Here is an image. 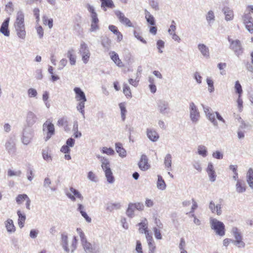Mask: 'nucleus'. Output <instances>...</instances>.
<instances>
[{
	"label": "nucleus",
	"instance_id": "1",
	"mask_svg": "<svg viewBox=\"0 0 253 253\" xmlns=\"http://www.w3.org/2000/svg\"><path fill=\"white\" fill-rule=\"evenodd\" d=\"M14 26L17 36L20 39H25L26 31L24 24V15L22 11H18Z\"/></svg>",
	"mask_w": 253,
	"mask_h": 253
},
{
	"label": "nucleus",
	"instance_id": "2",
	"mask_svg": "<svg viewBox=\"0 0 253 253\" xmlns=\"http://www.w3.org/2000/svg\"><path fill=\"white\" fill-rule=\"evenodd\" d=\"M100 162L101 163V168L105 173L107 182L110 184L113 183L115 179L110 168L109 160L107 158H101Z\"/></svg>",
	"mask_w": 253,
	"mask_h": 253
},
{
	"label": "nucleus",
	"instance_id": "3",
	"mask_svg": "<svg viewBox=\"0 0 253 253\" xmlns=\"http://www.w3.org/2000/svg\"><path fill=\"white\" fill-rule=\"evenodd\" d=\"M74 91L76 94L75 98L78 101H80L77 106L78 111H83L84 108V102L86 101L85 93L78 87H76L74 88Z\"/></svg>",
	"mask_w": 253,
	"mask_h": 253
},
{
	"label": "nucleus",
	"instance_id": "4",
	"mask_svg": "<svg viewBox=\"0 0 253 253\" xmlns=\"http://www.w3.org/2000/svg\"><path fill=\"white\" fill-rule=\"evenodd\" d=\"M210 224L212 229H213L216 233L220 236L225 235V225L223 222L215 218H210Z\"/></svg>",
	"mask_w": 253,
	"mask_h": 253
},
{
	"label": "nucleus",
	"instance_id": "5",
	"mask_svg": "<svg viewBox=\"0 0 253 253\" xmlns=\"http://www.w3.org/2000/svg\"><path fill=\"white\" fill-rule=\"evenodd\" d=\"M228 41L230 43L229 48L234 52L236 56L239 57L243 53L244 48L240 40H233L228 37Z\"/></svg>",
	"mask_w": 253,
	"mask_h": 253
},
{
	"label": "nucleus",
	"instance_id": "6",
	"mask_svg": "<svg viewBox=\"0 0 253 253\" xmlns=\"http://www.w3.org/2000/svg\"><path fill=\"white\" fill-rule=\"evenodd\" d=\"M79 53L82 56V60L84 64H86L90 56L88 47L84 42H82L80 44Z\"/></svg>",
	"mask_w": 253,
	"mask_h": 253
},
{
	"label": "nucleus",
	"instance_id": "7",
	"mask_svg": "<svg viewBox=\"0 0 253 253\" xmlns=\"http://www.w3.org/2000/svg\"><path fill=\"white\" fill-rule=\"evenodd\" d=\"M42 130L46 134L45 141L48 140L54 134L55 129L54 125L48 121H46L42 126Z\"/></svg>",
	"mask_w": 253,
	"mask_h": 253
},
{
	"label": "nucleus",
	"instance_id": "8",
	"mask_svg": "<svg viewBox=\"0 0 253 253\" xmlns=\"http://www.w3.org/2000/svg\"><path fill=\"white\" fill-rule=\"evenodd\" d=\"M34 136V131L32 128L28 127L24 129L21 138L22 142L24 145L29 144Z\"/></svg>",
	"mask_w": 253,
	"mask_h": 253
},
{
	"label": "nucleus",
	"instance_id": "9",
	"mask_svg": "<svg viewBox=\"0 0 253 253\" xmlns=\"http://www.w3.org/2000/svg\"><path fill=\"white\" fill-rule=\"evenodd\" d=\"M5 147L9 154H15L16 150L15 139L14 137H9L5 142Z\"/></svg>",
	"mask_w": 253,
	"mask_h": 253
},
{
	"label": "nucleus",
	"instance_id": "10",
	"mask_svg": "<svg viewBox=\"0 0 253 253\" xmlns=\"http://www.w3.org/2000/svg\"><path fill=\"white\" fill-rule=\"evenodd\" d=\"M115 15L119 21L124 25L128 27H133V26L130 20L125 16V14L119 10L115 12Z\"/></svg>",
	"mask_w": 253,
	"mask_h": 253
},
{
	"label": "nucleus",
	"instance_id": "11",
	"mask_svg": "<svg viewBox=\"0 0 253 253\" xmlns=\"http://www.w3.org/2000/svg\"><path fill=\"white\" fill-rule=\"evenodd\" d=\"M138 165L139 169L142 171H146L150 168V166L148 164V159L146 155H141Z\"/></svg>",
	"mask_w": 253,
	"mask_h": 253
},
{
	"label": "nucleus",
	"instance_id": "12",
	"mask_svg": "<svg viewBox=\"0 0 253 253\" xmlns=\"http://www.w3.org/2000/svg\"><path fill=\"white\" fill-rule=\"evenodd\" d=\"M70 190L71 192L73 193V195L70 193H67L66 195L72 201L75 202L76 201V199L75 197L80 199L81 200H83V196L82 195V194L80 193V192L78 190L73 187H70Z\"/></svg>",
	"mask_w": 253,
	"mask_h": 253
},
{
	"label": "nucleus",
	"instance_id": "13",
	"mask_svg": "<svg viewBox=\"0 0 253 253\" xmlns=\"http://www.w3.org/2000/svg\"><path fill=\"white\" fill-rule=\"evenodd\" d=\"M148 138L152 142H156L159 138V135L154 129L148 128L146 130Z\"/></svg>",
	"mask_w": 253,
	"mask_h": 253
},
{
	"label": "nucleus",
	"instance_id": "14",
	"mask_svg": "<svg viewBox=\"0 0 253 253\" xmlns=\"http://www.w3.org/2000/svg\"><path fill=\"white\" fill-rule=\"evenodd\" d=\"M206 171L209 175L210 180L211 182H214L216 180V175L213 164L211 163H209Z\"/></svg>",
	"mask_w": 253,
	"mask_h": 253
},
{
	"label": "nucleus",
	"instance_id": "15",
	"mask_svg": "<svg viewBox=\"0 0 253 253\" xmlns=\"http://www.w3.org/2000/svg\"><path fill=\"white\" fill-rule=\"evenodd\" d=\"M9 20L10 18L9 17L6 18L2 22L0 28V32L6 37H8L10 35L8 29Z\"/></svg>",
	"mask_w": 253,
	"mask_h": 253
},
{
	"label": "nucleus",
	"instance_id": "16",
	"mask_svg": "<svg viewBox=\"0 0 253 253\" xmlns=\"http://www.w3.org/2000/svg\"><path fill=\"white\" fill-rule=\"evenodd\" d=\"M222 11L224 14L225 19L227 21L232 20L234 18V13L233 10L228 7H224Z\"/></svg>",
	"mask_w": 253,
	"mask_h": 253
},
{
	"label": "nucleus",
	"instance_id": "17",
	"mask_svg": "<svg viewBox=\"0 0 253 253\" xmlns=\"http://www.w3.org/2000/svg\"><path fill=\"white\" fill-rule=\"evenodd\" d=\"M61 245L65 252L67 253L70 252V250L68 247V235L66 233L64 232L61 234Z\"/></svg>",
	"mask_w": 253,
	"mask_h": 253
},
{
	"label": "nucleus",
	"instance_id": "18",
	"mask_svg": "<svg viewBox=\"0 0 253 253\" xmlns=\"http://www.w3.org/2000/svg\"><path fill=\"white\" fill-rule=\"evenodd\" d=\"M66 56L69 58L70 63L71 65H74L76 64V56L75 55V50L73 48L69 49L67 53Z\"/></svg>",
	"mask_w": 253,
	"mask_h": 253
},
{
	"label": "nucleus",
	"instance_id": "19",
	"mask_svg": "<svg viewBox=\"0 0 253 253\" xmlns=\"http://www.w3.org/2000/svg\"><path fill=\"white\" fill-rule=\"evenodd\" d=\"M111 59L114 63L119 67H121L123 66V64L119 57V55L115 51H111L110 53Z\"/></svg>",
	"mask_w": 253,
	"mask_h": 253
},
{
	"label": "nucleus",
	"instance_id": "20",
	"mask_svg": "<svg viewBox=\"0 0 253 253\" xmlns=\"http://www.w3.org/2000/svg\"><path fill=\"white\" fill-rule=\"evenodd\" d=\"M165 168L168 170H171L172 156L170 154H167L164 158Z\"/></svg>",
	"mask_w": 253,
	"mask_h": 253
},
{
	"label": "nucleus",
	"instance_id": "21",
	"mask_svg": "<svg viewBox=\"0 0 253 253\" xmlns=\"http://www.w3.org/2000/svg\"><path fill=\"white\" fill-rule=\"evenodd\" d=\"M198 47L202 54L205 57L208 58L210 56L209 48L204 44L200 43Z\"/></svg>",
	"mask_w": 253,
	"mask_h": 253
},
{
	"label": "nucleus",
	"instance_id": "22",
	"mask_svg": "<svg viewBox=\"0 0 253 253\" xmlns=\"http://www.w3.org/2000/svg\"><path fill=\"white\" fill-rule=\"evenodd\" d=\"M139 227L138 230L139 232L143 234L148 230V221L146 218L142 220L140 223L137 225Z\"/></svg>",
	"mask_w": 253,
	"mask_h": 253
},
{
	"label": "nucleus",
	"instance_id": "23",
	"mask_svg": "<svg viewBox=\"0 0 253 253\" xmlns=\"http://www.w3.org/2000/svg\"><path fill=\"white\" fill-rule=\"evenodd\" d=\"M247 182L251 188L253 189V169L250 168L247 173Z\"/></svg>",
	"mask_w": 253,
	"mask_h": 253
},
{
	"label": "nucleus",
	"instance_id": "24",
	"mask_svg": "<svg viewBox=\"0 0 253 253\" xmlns=\"http://www.w3.org/2000/svg\"><path fill=\"white\" fill-rule=\"evenodd\" d=\"M5 227L9 233H13L15 231V227L13 221L11 219H8L5 222Z\"/></svg>",
	"mask_w": 253,
	"mask_h": 253
},
{
	"label": "nucleus",
	"instance_id": "25",
	"mask_svg": "<svg viewBox=\"0 0 253 253\" xmlns=\"http://www.w3.org/2000/svg\"><path fill=\"white\" fill-rule=\"evenodd\" d=\"M101 1V7L105 11L106 7L113 8L115 7V5L112 0H100Z\"/></svg>",
	"mask_w": 253,
	"mask_h": 253
},
{
	"label": "nucleus",
	"instance_id": "26",
	"mask_svg": "<svg viewBox=\"0 0 253 253\" xmlns=\"http://www.w3.org/2000/svg\"><path fill=\"white\" fill-rule=\"evenodd\" d=\"M231 233L234 238V240L243 239L242 233L237 227H233L231 229Z\"/></svg>",
	"mask_w": 253,
	"mask_h": 253
},
{
	"label": "nucleus",
	"instance_id": "27",
	"mask_svg": "<svg viewBox=\"0 0 253 253\" xmlns=\"http://www.w3.org/2000/svg\"><path fill=\"white\" fill-rule=\"evenodd\" d=\"M17 213L18 216V225L20 228H22L24 226V223L26 218V215L24 213H22L20 211H18Z\"/></svg>",
	"mask_w": 253,
	"mask_h": 253
},
{
	"label": "nucleus",
	"instance_id": "28",
	"mask_svg": "<svg viewBox=\"0 0 253 253\" xmlns=\"http://www.w3.org/2000/svg\"><path fill=\"white\" fill-rule=\"evenodd\" d=\"M116 150L121 157H125L126 156V151L123 147L122 144L121 143H116L115 144Z\"/></svg>",
	"mask_w": 253,
	"mask_h": 253
},
{
	"label": "nucleus",
	"instance_id": "29",
	"mask_svg": "<svg viewBox=\"0 0 253 253\" xmlns=\"http://www.w3.org/2000/svg\"><path fill=\"white\" fill-rule=\"evenodd\" d=\"M37 117L33 112H29L27 117V122L29 126L33 125L37 121Z\"/></svg>",
	"mask_w": 253,
	"mask_h": 253
},
{
	"label": "nucleus",
	"instance_id": "30",
	"mask_svg": "<svg viewBox=\"0 0 253 253\" xmlns=\"http://www.w3.org/2000/svg\"><path fill=\"white\" fill-rule=\"evenodd\" d=\"M145 15L146 21L148 23H149L152 26H154L155 25V21L154 17L146 9L145 10Z\"/></svg>",
	"mask_w": 253,
	"mask_h": 253
},
{
	"label": "nucleus",
	"instance_id": "31",
	"mask_svg": "<svg viewBox=\"0 0 253 253\" xmlns=\"http://www.w3.org/2000/svg\"><path fill=\"white\" fill-rule=\"evenodd\" d=\"M84 249L86 253H92L93 251V248L92 247V245L88 243L87 240L84 241V242L82 243Z\"/></svg>",
	"mask_w": 253,
	"mask_h": 253
},
{
	"label": "nucleus",
	"instance_id": "32",
	"mask_svg": "<svg viewBox=\"0 0 253 253\" xmlns=\"http://www.w3.org/2000/svg\"><path fill=\"white\" fill-rule=\"evenodd\" d=\"M134 210L132 203H129L126 211V215L129 218L133 217L134 216Z\"/></svg>",
	"mask_w": 253,
	"mask_h": 253
},
{
	"label": "nucleus",
	"instance_id": "33",
	"mask_svg": "<svg viewBox=\"0 0 253 253\" xmlns=\"http://www.w3.org/2000/svg\"><path fill=\"white\" fill-rule=\"evenodd\" d=\"M158 181L157 183V188L161 190H165L166 187V184L163 177L161 175L158 176Z\"/></svg>",
	"mask_w": 253,
	"mask_h": 253
},
{
	"label": "nucleus",
	"instance_id": "34",
	"mask_svg": "<svg viewBox=\"0 0 253 253\" xmlns=\"http://www.w3.org/2000/svg\"><path fill=\"white\" fill-rule=\"evenodd\" d=\"M207 116L214 126H217V122L215 120V112H208L207 114Z\"/></svg>",
	"mask_w": 253,
	"mask_h": 253
},
{
	"label": "nucleus",
	"instance_id": "35",
	"mask_svg": "<svg viewBox=\"0 0 253 253\" xmlns=\"http://www.w3.org/2000/svg\"><path fill=\"white\" fill-rule=\"evenodd\" d=\"M158 109L160 111H165L169 108L168 103L164 100H159L157 102Z\"/></svg>",
	"mask_w": 253,
	"mask_h": 253
},
{
	"label": "nucleus",
	"instance_id": "36",
	"mask_svg": "<svg viewBox=\"0 0 253 253\" xmlns=\"http://www.w3.org/2000/svg\"><path fill=\"white\" fill-rule=\"evenodd\" d=\"M236 190L238 193H241L245 192L246 188L244 184H243L241 181L238 180L236 184Z\"/></svg>",
	"mask_w": 253,
	"mask_h": 253
},
{
	"label": "nucleus",
	"instance_id": "37",
	"mask_svg": "<svg viewBox=\"0 0 253 253\" xmlns=\"http://www.w3.org/2000/svg\"><path fill=\"white\" fill-rule=\"evenodd\" d=\"M91 28L90 29V31L91 32L95 31L99 29V26L98 23L99 22V19L98 18H91Z\"/></svg>",
	"mask_w": 253,
	"mask_h": 253
},
{
	"label": "nucleus",
	"instance_id": "38",
	"mask_svg": "<svg viewBox=\"0 0 253 253\" xmlns=\"http://www.w3.org/2000/svg\"><path fill=\"white\" fill-rule=\"evenodd\" d=\"M197 153L203 157H206L208 154L207 149L204 145H199L198 147Z\"/></svg>",
	"mask_w": 253,
	"mask_h": 253
},
{
	"label": "nucleus",
	"instance_id": "39",
	"mask_svg": "<svg viewBox=\"0 0 253 253\" xmlns=\"http://www.w3.org/2000/svg\"><path fill=\"white\" fill-rule=\"evenodd\" d=\"M206 20L208 24L211 25L215 20V16L213 12L210 10L206 15Z\"/></svg>",
	"mask_w": 253,
	"mask_h": 253
},
{
	"label": "nucleus",
	"instance_id": "40",
	"mask_svg": "<svg viewBox=\"0 0 253 253\" xmlns=\"http://www.w3.org/2000/svg\"><path fill=\"white\" fill-rule=\"evenodd\" d=\"M242 19L244 25L253 22V18L251 16L250 13H245L242 16Z\"/></svg>",
	"mask_w": 253,
	"mask_h": 253
},
{
	"label": "nucleus",
	"instance_id": "41",
	"mask_svg": "<svg viewBox=\"0 0 253 253\" xmlns=\"http://www.w3.org/2000/svg\"><path fill=\"white\" fill-rule=\"evenodd\" d=\"M86 7L88 11L90 13V17L91 18H96L97 17V14L95 12V9L94 7L89 4H87Z\"/></svg>",
	"mask_w": 253,
	"mask_h": 253
},
{
	"label": "nucleus",
	"instance_id": "42",
	"mask_svg": "<svg viewBox=\"0 0 253 253\" xmlns=\"http://www.w3.org/2000/svg\"><path fill=\"white\" fill-rule=\"evenodd\" d=\"M123 92L126 96V97H131V92L130 87L126 84H123Z\"/></svg>",
	"mask_w": 253,
	"mask_h": 253
},
{
	"label": "nucleus",
	"instance_id": "43",
	"mask_svg": "<svg viewBox=\"0 0 253 253\" xmlns=\"http://www.w3.org/2000/svg\"><path fill=\"white\" fill-rule=\"evenodd\" d=\"M43 159L47 162L52 161V158L50 154H49L47 150H43L42 152Z\"/></svg>",
	"mask_w": 253,
	"mask_h": 253
},
{
	"label": "nucleus",
	"instance_id": "44",
	"mask_svg": "<svg viewBox=\"0 0 253 253\" xmlns=\"http://www.w3.org/2000/svg\"><path fill=\"white\" fill-rule=\"evenodd\" d=\"M200 118V114L199 112H191L190 118L191 121L194 123H196Z\"/></svg>",
	"mask_w": 253,
	"mask_h": 253
},
{
	"label": "nucleus",
	"instance_id": "45",
	"mask_svg": "<svg viewBox=\"0 0 253 253\" xmlns=\"http://www.w3.org/2000/svg\"><path fill=\"white\" fill-rule=\"evenodd\" d=\"M28 197V196L25 194H19L16 198V203L20 205L24 200H26Z\"/></svg>",
	"mask_w": 253,
	"mask_h": 253
},
{
	"label": "nucleus",
	"instance_id": "46",
	"mask_svg": "<svg viewBox=\"0 0 253 253\" xmlns=\"http://www.w3.org/2000/svg\"><path fill=\"white\" fill-rule=\"evenodd\" d=\"M43 23L44 25H47L49 28L51 29L53 27V20L52 18L48 19L46 16L42 17Z\"/></svg>",
	"mask_w": 253,
	"mask_h": 253
},
{
	"label": "nucleus",
	"instance_id": "47",
	"mask_svg": "<svg viewBox=\"0 0 253 253\" xmlns=\"http://www.w3.org/2000/svg\"><path fill=\"white\" fill-rule=\"evenodd\" d=\"M232 243L239 248H244L246 246L245 243L243 241V239L240 240H233V241H232Z\"/></svg>",
	"mask_w": 253,
	"mask_h": 253
},
{
	"label": "nucleus",
	"instance_id": "48",
	"mask_svg": "<svg viewBox=\"0 0 253 253\" xmlns=\"http://www.w3.org/2000/svg\"><path fill=\"white\" fill-rule=\"evenodd\" d=\"M207 83L209 86V91L211 93L213 92L214 90V87L213 81L211 79L208 78L207 79Z\"/></svg>",
	"mask_w": 253,
	"mask_h": 253
},
{
	"label": "nucleus",
	"instance_id": "49",
	"mask_svg": "<svg viewBox=\"0 0 253 253\" xmlns=\"http://www.w3.org/2000/svg\"><path fill=\"white\" fill-rule=\"evenodd\" d=\"M235 89L236 92L238 94V95H241L243 90L242 86L238 81L235 82Z\"/></svg>",
	"mask_w": 253,
	"mask_h": 253
},
{
	"label": "nucleus",
	"instance_id": "50",
	"mask_svg": "<svg viewBox=\"0 0 253 253\" xmlns=\"http://www.w3.org/2000/svg\"><path fill=\"white\" fill-rule=\"evenodd\" d=\"M22 172L21 170H18L16 171H14L10 169H8L7 171V175L8 176L11 177L13 176H20L21 175Z\"/></svg>",
	"mask_w": 253,
	"mask_h": 253
},
{
	"label": "nucleus",
	"instance_id": "51",
	"mask_svg": "<svg viewBox=\"0 0 253 253\" xmlns=\"http://www.w3.org/2000/svg\"><path fill=\"white\" fill-rule=\"evenodd\" d=\"M102 152L104 154H106L108 155H112L114 154V150L111 148H107L104 147L102 149Z\"/></svg>",
	"mask_w": 253,
	"mask_h": 253
},
{
	"label": "nucleus",
	"instance_id": "52",
	"mask_svg": "<svg viewBox=\"0 0 253 253\" xmlns=\"http://www.w3.org/2000/svg\"><path fill=\"white\" fill-rule=\"evenodd\" d=\"M27 92L29 97H36L38 94L36 89L33 88H29Z\"/></svg>",
	"mask_w": 253,
	"mask_h": 253
},
{
	"label": "nucleus",
	"instance_id": "53",
	"mask_svg": "<svg viewBox=\"0 0 253 253\" xmlns=\"http://www.w3.org/2000/svg\"><path fill=\"white\" fill-rule=\"evenodd\" d=\"M134 209H136L139 211H142L144 210V206L142 203L137 202L135 203H132Z\"/></svg>",
	"mask_w": 253,
	"mask_h": 253
},
{
	"label": "nucleus",
	"instance_id": "54",
	"mask_svg": "<svg viewBox=\"0 0 253 253\" xmlns=\"http://www.w3.org/2000/svg\"><path fill=\"white\" fill-rule=\"evenodd\" d=\"M87 178L92 182H96L97 181V179L95 174L91 171L88 172Z\"/></svg>",
	"mask_w": 253,
	"mask_h": 253
},
{
	"label": "nucleus",
	"instance_id": "55",
	"mask_svg": "<svg viewBox=\"0 0 253 253\" xmlns=\"http://www.w3.org/2000/svg\"><path fill=\"white\" fill-rule=\"evenodd\" d=\"M153 230L154 231L155 238L159 240L162 239V236L160 230L158 228L155 227L153 228Z\"/></svg>",
	"mask_w": 253,
	"mask_h": 253
},
{
	"label": "nucleus",
	"instance_id": "56",
	"mask_svg": "<svg viewBox=\"0 0 253 253\" xmlns=\"http://www.w3.org/2000/svg\"><path fill=\"white\" fill-rule=\"evenodd\" d=\"M212 157L216 159L220 160L223 157V154L219 151H216L212 154Z\"/></svg>",
	"mask_w": 253,
	"mask_h": 253
},
{
	"label": "nucleus",
	"instance_id": "57",
	"mask_svg": "<svg viewBox=\"0 0 253 253\" xmlns=\"http://www.w3.org/2000/svg\"><path fill=\"white\" fill-rule=\"evenodd\" d=\"M148 244L149 248L148 253H155L156 246L155 245L154 242L148 243Z\"/></svg>",
	"mask_w": 253,
	"mask_h": 253
},
{
	"label": "nucleus",
	"instance_id": "58",
	"mask_svg": "<svg viewBox=\"0 0 253 253\" xmlns=\"http://www.w3.org/2000/svg\"><path fill=\"white\" fill-rule=\"evenodd\" d=\"M77 240L76 237L74 236L71 246V252L73 253L77 248Z\"/></svg>",
	"mask_w": 253,
	"mask_h": 253
},
{
	"label": "nucleus",
	"instance_id": "59",
	"mask_svg": "<svg viewBox=\"0 0 253 253\" xmlns=\"http://www.w3.org/2000/svg\"><path fill=\"white\" fill-rule=\"evenodd\" d=\"M35 78L39 80H41L42 79L43 76L42 69L36 70L35 72Z\"/></svg>",
	"mask_w": 253,
	"mask_h": 253
},
{
	"label": "nucleus",
	"instance_id": "60",
	"mask_svg": "<svg viewBox=\"0 0 253 253\" xmlns=\"http://www.w3.org/2000/svg\"><path fill=\"white\" fill-rule=\"evenodd\" d=\"M5 10L6 12L9 14H11V12L13 10V4L11 2H9L6 5H5Z\"/></svg>",
	"mask_w": 253,
	"mask_h": 253
},
{
	"label": "nucleus",
	"instance_id": "61",
	"mask_svg": "<svg viewBox=\"0 0 253 253\" xmlns=\"http://www.w3.org/2000/svg\"><path fill=\"white\" fill-rule=\"evenodd\" d=\"M77 231L80 236L82 243L86 241L85 235L81 228H77Z\"/></svg>",
	"mask_w": 253,
	"mask_h": 253
},
{
	"label": "nucleus",
	"instance_id": "62",
	"mask_svg": "<svg viewBox=\"0 0 253 253\" xmlns=\"http://www.w3.org/2000/svg\"><path fill=\"white\" fill-rule=\"evenodd\" d=\"M37 33L40 39H42L43 36V30L41 26H38L36 28Z\"/></svg>",
	"mask_w": 253,
	"mask_h": 253
},
{
	"label": "nucleus",
	"instance_id": "63",
	"mask_svg": "<svg viewBox=\"0 0 253 253\" xmlns=\"http://www.w3.org/2000/svg\"><path fill=\"white\" fill-rule=\"evenodd\" d=\"M75 140L73 138H68L66 142V145L68 147H73L75 145Z\"/></svg>",
	"mask_w": 253,
	"mask_h": 253
},
{
	"label": "nucleus",
	"instance_id": "64",
	"mask_svg": "<svg viewBox=\"0 0 253 253\" xmlns=\"http://www.w3.org/2000/svg\"><path fill=\"white\" fill-rule=\"evenodd\" d=\"M246 29L251 34L253 33V22L245 25Z\"/></svg>",
	"mask_w": 253,
	"mask_h": 253
}]
</instances>
